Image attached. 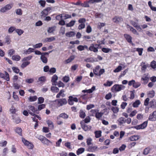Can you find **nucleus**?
Listing matches in <instances>:
<instances>
[{
    "label": "nucleus",
    "instance_id": "1",
    "mask_svg": "<svg viewBox=\"0 0 156 156\" xmlns=\"http://www.w3.org/2000/svg\"><path fill=\"white\" fill-rule=\"evenodd\" d=\"M125 88V86L122 84H115L112 87V90L113 91L119 92L124 89Z\"/></svg>",
    "mask_w": 156,
    "mask_h": 156
},
{
    "label": "nucleus",
    "instance_id": "2",
    "mask_svg": "<svg viewBox=\"0 0 156 156\" xmlns=\"http://www.w3.org/2000/svg\"><path fill=\"white\" fill-rule=\"evenodd\" d=\"M22 141L24 145L26 146L28 149H32L33 148L34 146L32 143L30 142L23 137L22 138Z\"/></svg>",
    "mask_w": 156,
    "mask_h": 156
},
{
    "label": "nucleus",
    "instance_id": "3",
    "mask_svg": "<svg viewBox=\"0 0 156 156\" xmlns=\"http://www.w3.org/2000/svg\"><path fill=\"white\" fill-rule=\"evenodd\" d=\"M75 96H77V95H73L72 96H70L69 97V99H68V104L70 105H73L74 104V102H78V100L77 98L75 97Z\"/></svg>",
    "mask_w": 156,
    "mask_h": 156
},
{
    "label": "nucleus",
    "instance_id": "4",
    "mask_svg": "<svg viewBox=\"0 0 156 156\" xmlns=\"http://www.w3.org/2000/svg\"><path fill=\"white\" fill-rule=\"evenodd\" d=\"M13 6V4H9L5 6L2 7L0 10V11L3 13L5 12L6 11L11 9Z\"/></svg>",
    "mask_w": 156,
    "mask_h": 156
},
{
    "label": "nucleus",
    "instance_id": "5",
    "mask_svg": "<svg viewBox=\"0 0 156 156\" xmlns=\"http://www.w3.org/2000/svg\"><path fill=\"white\" fill-rule=\"evenodd\" d=\"M140 83L139 82H136L135 80H132L128 82V85L129 86L133 85L135 88H137L140 85Z\"/></svg>",
    "mask_w": 156,
    "mask_h": 156
},
{
    "label": "nucleus",
    "instance_id": "6",
    "mask_svg": "<svg viewBox=\"0 0 156 156\" xmlns=\"http://www.w3.org/2000/svg\"><path fill=\"white\" fill-rule=\"evenodd\" d=\"M147 124V122L145 121L142 124L136 126H134L132 128L136 129L137 130L143 129L146 128Z\"/></svg>",
    "mask_w": 156,
    "mask_h": 156
},
{
    "label": "nucleus",
    "instance_id": "7",
    "mask_svg": "<svg viewBox=\"0 0 156 156\" xmlns=\"http://www.w3.org/2000/svg\"><path fill=\"white\" fill-rule=\"evenodd\" d=\"M99 46V44H92L88 48V50L91 51H93L94 52H97L98 51V48Z\"/></svg>",
    "mask_w": 156,
    "mask_h": 156
},
{
    "label": "nucleus",
    "instance_id": "8",
    "mask_svg": "<svg viewBox=\"0 0 156 156\" xmlns=\"http://www.w3.org/2000/svg\"><path fill=\"white\" fill-rule=\"evenodd\" d=\"M57 105L58 106H62L64 105H66L67 103V101L65 98L59 99L57 100Z\"/></svg>",
    "mask_w": 156,
    "mask_h": 156
},
{
    "label": "nucleus",
    "instance_id": "9",
    "mask_svg": "<svg viewBox=\"0 0 156 156\" xmlns=\"http://www.w3.org/2000/svg\"><path fill=\"white\" fill-rule=\"evenodd\" d=\"M5 74L0 73V77L4 79L7 81H9L10 80L9 75L6 72H5Z\"/></svg>",
    "mask_w": 156,
    "mask_h": 156
},
{
    "label": "nucleus",
    "instance_id": "10",
    "mask_svg": "<svg viewBox=\"0 0 156 156\" xmlns=\"http://www.w3.org/2000/svg\"><path fill=\"white\" fill-rule=\"evenodd\" d=\"M80 124L82 128L85 131H88L90 130L91 128V126H90L84 124L83 121L81 122Z\"/></svg>",
    "mask_w": 156,
    "mask_h": 156
},
{
    "label": "nucleus",
    "instance_id": "11",
    "mask_svg": "<svg viewBox=\"0 0 156 156\" xmlns=\"http://www.w3.org/2000/svg\"><path fill=\"white\" fill-rule=\"evenodd\" d=\"M149 79V77L148 74H144L141 78V80L144 81L143 83L146 84Z\"/></svg>",
    "mask_w": 156,
    "mask_h": 156
},
{
    "label": "nucleus",
    "instance_id": "12",
    "mask_svg": "<svg viewBox=\"0 0 156 156\" xmlns=\"http://www.w3.org/2000/svg\"><path fill=\"white\" fill-rule=\"evenodd\" d=\"M51 10L50 7H47L44 9L41 12V16L45 17L48 14L49 12Z\"/></svg>",
    "mask_w": 156,
    "mask_h": 156
},
{
    "label": "nucleus",
    "instance_id": "13",
    "mask_svg": "<svg viewBox=\"0 0 156 156\" xmlns=\"http://www.w3.org/2000/svg\"><path fill=\"white\" fill-rule=\"evenodd\" d=\"M29 114H31L32 115L34 116L35 115L34 113H37V112H37V110H36L35 108L32 106H29Z\"/></svg>",
    "mask_w": 156,
    "mask_h": 156
},
{
    "label": "nucleus",
    "instance_id": "14",
    "mask_svg": "<svg viewBox=\"0 0 156 156\" xmlns=\"http://www.w3.org/2000/svg\"><path fill=\"white\" fill-rule=\"evenodd\" d=\"M148 119L151 121L156 120V110L154 111L152 114L150 115Z\"/></svg>",
    "mask_w": 156,
    "mask_h": 156
},
{
    "label": "nucleus",
    "instance_id": "15",
    "mask_svg": "<svg viewBox=\"0 0 156 156\" xmlns=\"http://www.w3.org/2000/svg\"><path fill=\"white\" fill-rule=\"evenodd\" d=\"M114 22L118 23L123 21V19L121 17L115 16L112 19Z\"/></svg>",
    "mask_w": 156,
    "mask_h": 156
},
{
    "label": "nucleus",
    "instance_id": "16",
    "mask_svg": "<svg viewBox=\"0 0 156 156\" xmlns=\"http://www.w3.org/2000/svg\"><path fill=\"white\" fill-rule=\"evenodd\" d=\"M34 51V48H29L27 49H25L23 51V54L25 55H29Z\"/></svg>",
    "mask_w": 156,
    "mask_h": 156
},
{
    "label": "nucleus",
    "instance_id": "17",
    "mask_svg": "<svg viewBox=\"0 0 156 156\" xmlns=\"http://www.w3.org/2000/svg\"><path fill=\"white\" fill-rule=\"evenodd\" d=\"M58 79V77L55 74L53 76L51 79V82L53 85H57V80Z\"/></svg>",
    "mask_w": 156,
    "mask_h": 156
},
{
    "label": "nucleus",
    "instance_id": "18",
    "mask_svg": "<svg viewBox=\"0 0 156 156\" xmlns=\"http://www.w3.org/2000/svg\"><path fill=\"white\" fill-rule=\"evenodd\" d=\"M55 40V37L52 36L50 37H47L43 39V41L44 43L51 42L54 41Z\"/></svg>",
    "mask_w": 156,
    "mask_h": 156
},
{
    "label": "nucleus",
    "instance_id": "19",
    "mask_svg": "<svg viewBox=\"0 0 156 156\" xmlns=\"http://www.w3.org/2000/svg\"><path fill=\"white\" fill-rule=\"evenodd\" d=\"M41 142L44 144L48 146L51 144H52V143L50 140L47 139L45 137L41 140Z\"/></svg>",
    "mask_w": 156,
    "mask_h": 156
},
{
    "label": "nucleus",
    "instance_id": "20",
    "mask_svg": "<svg viewBox=\"0 0 156 156\" xmlns=\"http://www.w3.org/2000/svg\"><path fill=\"white\" fill-rule=\"evenodd\" d=\"M98 147L96 146L89 147L87 150L88 151L90 152H94L97 150Z\"/></svg>",
    "mask_w": 156,
    "mask_h": 156
},
{
    "label": "nucleus",
    "instance_id": "21",
    "mask_svg": "<svg viewBox=\"0 0 156 156\" xmlns=\"http://www.w3.org/2000/svg\"><path fill=\"white\" fill-rule=\"evenodd\" d=\"M124 37L126 39L127 41L129 43L133 45H134V44H133L132 41V37L129 35L127 34H125L124 35Z\"/></svg>",
    "mask_w": 156,
    "mask_h": 156
},
{
    "label": "nucleus",
    "instance_id": "22",
    "mask_svg": "<svg viewBox=\"0 0 156 156\" xmlns=\"http://www.w3.org/2000/svg\"><path fill=\"white\" fill-rule=\"evenodd\" d=\"M140 137L138 135H133L129 138L128 140L130 141H136L138 140Z\"/></svg>",
    "mask_w": 156,
    "mask_h": 156
},
{
    "label": "nucleus",
    "instance_id": "23",
    "mask_svg": "<svg viewBox=\"0 0 156 156\" xmlns=\"http://www.w3.org/2000/svg\"><path fill=\"white\" fill-rule=\"evenodd\" d=\"M148 65H149L148 64H146L145 62H141L140 66H141V70L144 72L147 69V67L148 66Z\"/></svg>",
    "mask_w": 156,
    "mask_h": 156
},
{
    "label": "nucleus",
    "instance_id": "24",
    "mask_svg": "<svg viewBox=\"0 0 156 156\" xmlns=\"http://www.w3.org/2000/svg\"><path fill=\"white\" fill-rule=\"evenodd\" d=\"M117 121L119 125H121L125 123V119L123 117H121L119 118Z\"/></svg>",
    "mask_w": 156,
    "mask_h": 156
},
{
    "label": "nucleus",
    "instance_id": "25",
    "mask_svg": "<svg viewBox=\"0 0 156 156\" xmlns=\"http://www.w3.org/2000/svg\"><path fill=\"white\" fill-rule=\"evenodd\" d=\"M65 91L63 90H60L59 93L57 95L56 98H59L60 97H64L65 96V94L64 93Z\"/></svg>",
    "mask_w": 156,
    "mask_h": 156
},
{
    "label": "nucleus",
    "instance_id": "26",
    "mask_svg": "<svg viewBox=\"0 0 156 156\" xmlns=\"http://www.w3.org/2000/svg\"><path fill=\"white\" fill-rule=\"evenodd\" d=\"M95 89V86H93L91 89L83 90L82 91V92L83 93H92L94 91Z\"/></svg>",
    "mask_w": 156,
    "mask_h": 156
},
{
    "label": "nucleus",
    "instance_id": "27",
    "mask_svg": "<svg viewBox=\"0 0 156 156\" xmlns=\"http://www.w3.org/2000/svg\"><path fill=\"white\" fill-rule=\"evenodd\" d=\"M127 28L130 29V30L134 34L137 35L139 34L138 33L137 31L132 27L128 25L127 26Z\"/></svg>",
    "mask_w": 156,
    "mask_h": 156
},
{
    "label": "nucleus",
    "instance_id": "28",
    "mask_svg": "<svg viewBox=\"0 0 156 156\" xmlns=\"http://www.w3.org/2000/svg\"><path fill=\"white\" fill-rule=\"evenodd\" d=\"M149 105L150 107L154 108L156 107V101L154 100H153L151 101L149 103Z\"/></svg>",
    "mask_w": 156,
    "mask_h": 156
},
{
    "label": "nucleus",
    "instance_id": "29",
    "mask_svg": "<svg viewBox=\"0 0 156 156\" xmlns=\"http://www.w3.org/2000/svg\"><path fill=\"white\" fill-rule=\"evenodd\" d=\"M66 36L68 37H73L75 35V33L73 31H69L66 33Z\"/></svg>",
    "mask_w": 156,
    "mask_h": 156
},
{
    "label": "nucleus",
    "instance_id": "30",
    "mask_svg": "<svg viewBox=\"0 0 156 156\" xmlns=\"http://www.w3.org/2000/svg\"><path fill=\"white\" fill-rule=\"evenodd\" d=\"M85 48L87 50H88V47L87 45L83 46L80 45L77 47V49L80 51H82L84 50Z\"/></svg>",
    "mask_w": 156,
    "mask_h": 156
},
{
    "label": "nucleus",
    "instance_id": "31",
    "mask_svg": "<svg viewBox=\"0 0 156 156\" xmlns=\"http://www.w3.org/2000/svg\"><path fill=\"white\" fill-rule=\"evenodd\" d=\"M155 93V91L153 90L149 91L147 92L148 96L150 98H152L154 96Z\"/></svg>",
    "mask_w": 156,
    "mask_h": 156
},
{
    "label": "nucleus",
    "instance_id": "32",
    "mask_svg": "<svg viewBox=\"0 0 156 156\" xmlns=\"http://www.w3.org/2000/svg\"><path fill=\"white\" fill-rule=\"evenodd\" d=\"M47 123L48 125L49 128L50 129H53L54 128V125L53 123L51 120H48L47 121Z\"/></svg>",
    "mask_w": 156,
    "mask_h": 156
},
{
    "label": "nucleus",
    "instance_id": "33",
    "mask_svg": "<svg viewBox=\"0 0 156 156\" xmlns=\"http://www.w3.org/2000/svg\"><path fill=\"white\" fill-rule=\"evenodd\" d=\"M20 58L21 57L18 55H14L12 56V59L15 61H19Z\"/></svg>",
    "mask_w": 156,
    "mask_h": 156
},
{
    "label": "nucleus",
    "instance_id": "34",
    "mask_svg": "<svg viewBox=\"0 0 156 156\" xmlns=\"http://www.w3.org/2000/svg\"><path fill=\"white\" fill-rule=\"evenodd\" d=\"M56 28V27L55 26L49 27L48 29V32L49 33H52L54 31H55Z\"/></svg>",
    "mask_w": 156,
    "mask_h": 156
},
{
    "label": "nucleus",
    "instance_id": "35",
    "mask_svg": "<svg viewBox=\"0 0 156 156\" xmlns=\"http://www.w3.org/2000/svg\"><path fill=\"white\" fill-rule=\"evenodd\" d=\"M140 104V101L139 100H137L133 103V107L137 108L138 107V106Z\"/></svg>",
    "mask_w": 156,
    "mask_h": 156
},
{
    "label": "nucleus",
    "instance_id": "36",
    "mask_svg": "<svg viewBox=\"0 0 156 156\" xmlns=\"http://www.w3.org/2000/svg\"><path fill=\"white\" fill-rule=\"evenodd\" d=\"M41 59L43 63H47L48 61L47 58L44 55H41Z\"/></svg>",
    "mask_w": 156,
    "mask_h": 156
},
{
    "label": "nucleus",
    "instance_id": "37",
    "mask_svg": "<svg viewBox=\"0 0 156 156\" xmlns=\"http://www.w3.org/2000/svg\"><path fill=\"white\" fill-rule=\"evenodd\" d=\"M111 110L114 113H117L119 111V108L117 107H112L111 108Z\"/></svg>",
    "mask_w": 156,
    "mask_h": 156
},
{
    "label": "nucleus",
    "instance_id": "38",
    "mask_svg": "<svg viewBox=\"0 0 156 156\" xmlns=\"http://www.w3.org/2000/svg\"><path fill=\"white\" fill-rule=\"evenodd\" d=\"M16 28L15 27L11 26L8 29V32L9 34L12 33L14 30L15 31Z\"/></svg>",
    "mask_w": 156,
    "mask_h": 156
},
{
    "label": "nucleus",
    "instance_id": "39",
    "mask_svg": "<svg viewBox=\"0 0 156 156\" xmlns=\"http://www.w3.org/2000/svg\"><path fill=\"white\" fill-rule=\"evenodd\" d=\"M30 62L28 61H25L24 62H23L22 64H21V67L22 68H24L26 67L29 64H30Z\"/></svg>",
    "mask_w": 156,
    "mask_h": 156
},
{
    "label": "nucleus",
    "instance_id": "40",
    "mask_svg": "<svg viewBox=\"0 0 156 156\" xmlns=\"http://www.w3.org/2000/svg\"><path fill=\"white\" fill-rule=\"evenodd\" d=\"M85 151L84 148H80L78 149L76 151V154L77 155H79L80 154L82 153Z\"/></svg>",
    "mask_w": 156,
    "mask_h": 156
},
{
    "label": "nucleus",
    "instance_id": "41",
    "mask_svg": "<svg viewBox=\"0 0 156 156\" xmlns=\"http://www.w3.org/2000/svg\"><path fill=\"white\" fill-rule=\"evenodd\" d=\"M42 45L43 44L41 43H40L33 45V47L34 48V49L35 48H40L41 47Z\"/></svg>",
    "mask_w": 156,
    "mask_h": 156
},
{
    "label": "nucleus",
    "instance_id": "42",
    "mask_svg": "<svg viewBox=\"0 0 156 156\" xmlns=\"http://www.w3.org/2000/svg\"><path fill=\"white\" fill-rule=\"evenodd\" d=\"M37 98L36 96H30V97L28 98V99L29 101L32 102V101H34L36 100L37 99Z\"/></svg>",
    "mask_w": 156,
    "mask_h": 156
},
{
    "label": "nucleus",
    "instance_id": "43",
    "mask_svg": "<svg viewBox=\"0 0 156 156\" xmlns=\"http://www.w3.org/2000/svg\"><path fill=\"white\" fill-rule=\"evenodd\" d=\"M15 31L19 36H20L24 33L23 30L19 29H16Z\"/></svg>",
    "mask_w": 156,
    "mask_h": 156
},
{
    "label": "nucleus",
    "instance_id": "44",
    "mask_svg": "<svg viewBox=\"0 0 156 156\" xmlns=\"http://www.w3.org/2000/svg\"><path fill=\"white\" fill-rule=\"evenodd\" d=\"M103 114V113L102 112H99V111H98L95 115V117L97 119H99L102 116Z\"/></svg>",
    "mask_w": 156,
    "mask_h": 156
},
{
    "label": "nucleus",
    "instance_id": "45",
    "mask_svg": "<svg viewBox=\"0 0 156 156\" xmlns=\"http://www.w3.org/2000/svg\"><path fill=\"white\" fill-rule=\"evenodd\" d=\"M95 137L98 138L101 136V131H95L94 132Z\"/></svg>",
    "mask_w": 156,
    "mask_h": 156
},
{
    "label": "nucleus",
    "instance_id": "46",
    "mask_svg": "<svg viewBox=\"0 0 156 156\" xmlns=\"http://www.w3.org/2000/svg\"><path fill=\"white\" fill-rule=\"evenodd\" d=\"M13 87L14 89L18 90L20 88V86L17 83H14L13 84Z\"/></svg>",
    "mask_w": 156,
    "mask_h": 156
},
{
    "label": "nucleus",
    "instance_id": "47",
    "mask_svg": "<svg viewBox=\"0 0 156 156\" xmlns=\"http://www.w3.org/2000/svg\"><path fill=\"white\" fill-rule=\"evenodd\" d=\"M79 114L80 117L81 118H84L86 116L85 112L82 110L80 111Z\"/></svg>",
    "mask_w": 156,
    "mask_h": 156
},
{
    "label": "nucleus",
    "instance_id": "48",
    "mask_svg": "<svg viewBox=\"0 0 156 156\" xmlns=\"http://www.w3.org/2000/svg\"><path fill=\"white\" fill-rule=\"evenodd\" d=\"M151 67L153 69L156 68V62L154 60L152 61L150 64Z\"/></svg>",
    "mask_w": 156,
    "mask_h": 156
},
{
    "label": "nucleus",
    "instance_id": "49",
    "mask_svg": "<svg viewBox=\"0 0 156 156\" xmlns=\"http://www.w3.org/2000/svg\"><path fill=\"white\" fill-rule=\"evenodd\" d=\"M151 150V148L149 147H147L145 148L143 152V154L145 155L147 154L150 152V151Z\"/></svg>",
    "mask_w": 156,
    "mask_h": 156
},
{
    "label": "nucleus",
    "instance_id": "50",
    "mask_svg": "<svg viewBox=\"0 0 156 156\" xmlns=\"http://www.w3.org/2000/svg\"><path fill=\"white\" fill-rule=\"evenodd\" d=\"M75 23V21L72 20L69 23L66 24V26L67 27H72L74 25Z\"/></svg>",
    "mask_w": 156,
    "mask_h": 156
},
{
    "label": "nucleus",
    "instance_id": "51",
    "mask_svg": "<svg viewBox=\"0 0 156 156\" xmlns=\"http://www.w3.org/2000/svg\"><path fill=\"white\" fill-rule=\"evenodd\" d=\"M14 121L16 123H19L21 122V120L18 116H16L13 118Z\"/></svg>",
    "mask_w": 156,
    "mask_h": 156
},
{
    "label": "nucleus",
    "instance_id": "52",
    "mask_svg": "<svg viewBox=\"0 0 156 156\" xmlns=\"http://www.w3.org/2000/svg\"><path fill=\"white\" fill-rule=\"evenodd\" d=\"M15 131L19 135L21 136L22 129L21 128L19 127L16 128L15 129Z\"/></svg>",
    "mask_w": 156,
    "mask_h": 156
},
{
    "label": "nucleus",
    "instance_id": "53",
    "mask_svg": "<svg viewBox=\"0 0 156 156\" xmlns=\"http://www.w3.org/2000/svg\"><path fill=\"white\" fill-rule=\"evenodd\" d=\"M86 62H93L95 61V59L93 58H88L84 60Z\"/></svg>",
    "mask_w": 156,
    "mask_h": 156
},
{
    "label": "nucleus",
    "instance_id": "54",
    "mask_svg": "<svg viewBox=\"0 0 156 156\" xmlns=\"http://www.w3.org/2000/svg\"><path fill=\"white\" fill-rule=\"evenodd\" d=\"M75 58V56L74 55L71 56L69 58L66 60V62L68 63L73 61Z\"/></svg>",
    "mask_w": 156,
    "mask_h": 156
},
{
    "label": "nucleus",
    "instance_id": "55",
    "mask_svg": "<svg viewBox=\"0 0 156 156\" xmlns=\"http://www.w3.org/2000/svg\"><path fill=\"white\" fill-rule=\"evenodd\" d=\"M56 72V69L55 68H52L49 69V73L50 74H53Z\"/></svg>",
    "mask_w": 156,
    "mask_h": 156
},
{
    "label": "nucleus",
    "instance_id": "56",
    "mask_svg": "<svg viewBox=\"0 0 156 156\" xmlns=\"http://www.w3.org/2000/svg\"><path fill=\"white\" fill-rule=\"evenodd\" d=\"M51 90L53 92H58L59 91V89L55 86H53L51 87Z\"/></svg>",
    "mask_w": 156,
    "mask_h": 156
},
{
    "label": "nucleus",
    "instance_id": "57",
    "mask_svg": "<svg viewBox=\"0 0 156 156\" xmlns=\"http://www.w3.org/2000/svg\"><path fill=\"white\" fill-rule=\"evenodd\" d=\"M39 3L40 5L41 6L43 7L45 6L46 2L44 0H40L38 2Z\"/></svg>",
    "mask_w": 156,
    "mask_h": 156
},
{
    "label": "nucleus",
    "instance_id": "58",
    "mask_svg": "<svg viewBox=\"0 0 156 156\" xmlns=\"http://www.w3.org/2000/svg\"><path fill=\"white\" fill-rule=\"evenodd\" d=\"M137 112L136 110H134L131 112L129 114V116L130 117H133L136 115Z\"/></svg>",
    "mask_w": 156,
    "mask_h": 156
},
{
    "label": "nucleus",
    "instance_id": "59",
    "mask_svg": "<svg viewBox=\"0 0 156 156\" xmlns=\"http://www.w3.org/2000/svg\"><path fill=\"white\" fill-rule=\"evenodd\" d=\"M62 14V17H63L64 19H66L69 18H71V15L63 14Z\"/></svg>",
    "mask_w": 156,
    "mask_h": 156
},
{
    "label": "nucleus",
    "instance_id": "60",
    "mask_svg": "<svg viewBox=\"0 0 156 156\" xmlns=\"http://www.w3.org/2000/svg\"><path fill=\"white\" fill-rule=\"evenodd\" d=\"M136 143L135 142H133L129 144L128 145V147L129 149L132 148L134 147L136 144Z\"/></svg>",
    "mask_w": 156,
    "mask_h": 156
},
{
    "label": "nucleus",
    "instance_id": "61",
    "mask_svg": "<svg viewBox=\"0 0 156 156\" xmlns=\"http://www.w3.org/2000/svg\"><path fill=\"white\" fill-rule=\"evenodd\" d=\"M59 117L66 119L68 118L69 116L65 113H63L60 114L59 115Z\"/></svg>",
    "mask_w": 156,
    "mask_h": 156
},
{
    "label": "nucleus",
    "instance_id": "62",
    "mask_svg": "<svg viewBox=\"0 0 156 156\" xmlns=\"http://www.w3.org/2000/svg\"><path fill=\"white\" fill-rule=\"evenodd\" d=\"M143 50V48H136V51H138V54L139 55L141 56L142 55V52Z\"/></svg>",
    "mask_w": 156,
    "mask_h": 156
},
{
    "label": "nucleus",
    "instance_id": "63",
    "mask_svg": "<svg viewBox=\"0 0 156 156\" xmlns=\"http://www.w3.org/2000/svg\"><path fill=\"white\" fill-rule=\"evenodd\" d=\"M122 67L121 66H119L116 69L114 70L113 72L115 73H117L120 71L122 69Z\"/></svg>",
    "mask_w": 156,
    "mask_h": 156
},
{
    "label": "nucleus",
    "instance_id": "64",
    "mask_svg": "<svg viewBox=\"0 0 156 156\" xmlns=\"http://www.w3.org/2000/svg\"><path fill=\"white\" fill-rule=\"evenodd\" d=\"M16 110L13 106H12L11 108L10 109V112L12 114L15 113L16 112Z\"/></svg>",
    "mask_w": 156,
    "mask_h": 156
}]
</instances>
